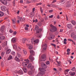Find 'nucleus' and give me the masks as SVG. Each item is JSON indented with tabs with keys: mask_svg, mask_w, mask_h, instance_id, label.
I'll return each mask as SVG.
<instances>
[{
	"mask_svg": "<svg viewBox=\"0 0 76 76\" xmlns=\"http://www.w3.org/2000/svg\"><path fill=\"white\" fill-rule=\"evenodd\" d=\"M50 26L51 28H52L50 29V31L51 32H56V31H57V28L53 26L52 24L50 25Z\"/></svg>",
	"mask_w": 76,
	"mask_h": 76,
	"instance_id": "obj_1",
	"label": "nucleus"
},
{
	"mask_svg": "<svg viewBox=\"0 0 76 76\" xmlns=\"http://www.w3.org/2000/svg\"><path fill=\"white\" fill-rule=\"evenodd\" d=\"M44 47L43 49V51H45L47 50V44H45L44 45H42V47Z\"/></svg>",
	"mask_w": 76,
	"mask_h": 76,
	"instance_id": "obj_2",
	"label": "nucleus"
},
{
	"mask_svg": "<svg viewBox=\"0 0 76 76\" xmlns=\"http://www.w3.org/2000/svg\"><path fill=\"white\" fill-rule=\"evenodd\" d=\"M31 42L32 44H34V42L35 44H38L39 42V40L38 39H37L34 40V39H31Z\"/></svg>",
	"mask_w": 76,
	"mask_h": 76,
	"instance_id": "obj_3",
	"label": "nucleus"
},
{
	"mask_svg": "<svg viewBox=\"0 0 76 76\" xmlns=\"http://www.w3.org/2000/svg\"><path fill=\"white\" fill-rule=\"evenodd\" d=\"M54 37H55V35H54L51 34L50 35L49 37L48 38L49 39L51 40V39H53V38H54Z\"/></svg>",
	"mask_w": 76,
	"mask_h": 76,
	"instance_id": "obj_4",
	"label": "nucleus"
},
{
	"mask_svg": "<svg viewBox=\"0 0 76 76\" xmlns=\"http://www.w3.org/2000/svg\"><path fill=\"white\" fill-rule=\"evenodd\" d=\"M0 1L4 4H7V1L5 0H0Z\"/></svg>",
	"mask_w": 76,
	"mask_h": 76,
	"instance_id": "obj_5",
	"label": "nucleus"
},
{
	"mask_svg": "<svg viewBox=\"0 0 76 76\" xmlns=\"http://www.w3.org/2000/svg\"><path fill=\"white\" fill-rule=\"evenodd\" d=\"M27 46L28 47V49L29 50H31L32 49L33 47H32V45H29L28 44H26Z\"/></svg>",
	"mask_w": 76,
	"mask_h": 76,
	"instance_id": "obj_6",
	"label": "nucleus"
},
{
	"mask_svg": "<svg viewBox=\"0 0 76 76\" xmlns=\"http://www.w3.org/2000/svg\"><path fill=\"white\" fill-rule=\"evenodd\" d=\"M29 59L31 61H32L34 60V58L32 57V56L31 55L29 56Z\"/></svg>",
	"mask_w": 76,
	"mask_h": 76,
	"instance_id": "obj_7",
	"label": "nucleus"
},
{
	"mask_svg": "<svg viewBox=\"0 0 76 76\" xmlns=\"http://www.w3.org/2000/svg\"><path fill=\"white\" fill-rule=\"evenodd\" d=\"M16 38L13 37L11 39V42L12 43H15L16 42Z\"/></svg>",
	"mask_w": 76,
	"mask_h": 76,
	"instance_id": "obj_8",
	"label": "nucleus"
},
{
	"mask_svg": "<svg viewBox=\"0 0 76 76\" xmlns=\"http://www.w3.org/2000/svg\"><path fill=\"white\" fill-rule=\"evenodd\" d=\"M5 39V37L4 36H0V40L1 41H3Z\"/></svg>",
	"mask_w": 76,
	"mask_h": 76,
	"instance_id": "obj_9",
	"label": "nucleus"
},
{
	"mask_svg": "<svg viewBox=\"0 0 76 76\" xmlns=\"http://www.w3.org/2000/svg\"><path fill=\"white\" fill-rule=\"evenodd\" d=\"M67 26L69 29L72 28L73 26L71 24H69L67 25Z\"/></svg>",
	"mask_w": 76,
	"mask_h": 76,
	"instance_id": "obj_10",
	"label": "nucleus"
},
{
	"mask_svg": "<svg viewBox=\"0 0 76 76\" xmlns=\"http://www.w3.org/2000/svg\"><path fill=\"white\" fill-rule=\"evenodd\" d=\"M1 9L2 11H6V7H5L2 6L1 7Z\"/></svg>",
	"mask_w": 76,
	"mask_h": 76,
	"instance_id": "obj_11",
	"label": "nucleus"
},
{
	"mask_svg": "<svg viewBox=\"0 0 76 76\" xmlns=\"http://www.w3.org/2000/svg\"><path fill=\"white\" fill-rule=\"evenodd\" d=\"M5 28V26H2L1 27V32H3L4 30V28Z\"/></svg>",
	"mask_w": 76,
	"mask_h": 76,
	"instance_id": "obj_12",
	"label": "nucleus"
},
{
	"mask_svg": "<svg viewBox=\"0 0 76 76\" xmlns=\"http://www.w3.org/2000/svg\"><path fill=\"white\" fill-rule=\"evenodd\" d=\"M11 52V50L10 49H8L6 51V54L8 55Z\"/></svg>",
	"mask_w": 76,
	"mask_h": 76,
	"instance_id": "obj_13",
	"label": "nucleus"
},
{
	"mask_svg": "<svg viewBox=\"0 0 76 76\" xmlns=\"http://www.w3.org/2000/svg\"><path fill=\"white\" fill-rule=\"evenodd\" d=\"M15 60L16 61H18V62H20V60L17 56H16L15 58Z\"/></svg>",
	"mask_w": 76,
	"mask_h": 76,
	"instance_id": "obj_14",
	"label": "nucleus"
},
{
	"mask_svg": "<svg viewBox=\"0 0 76 76\" xmlns=\"http://www.w3.org/2000/svg\"><path fill=\"white\" fill-rule=\"evenodd\" d=\"M18 73L20 75H23V72L22 70H20L18 72Z\"/></svg>",
	"mask_w": 76,
	"mask_h": 76,
	"instance_id": "obj_15",
	"label": "nucleus"
},
{
	"mask_svg": "<svg viewBox=\"0 0 76 76\" xmlns=\"http://www.w3.org/2000/svg\"><path fill=\"white\" fill-rule=\"evenodd\" d=\"M30 53L31 54L30 55L31 56H33V55H34L35 54V52L34 51L32 50H31L30 51Z\"/></svg>",
	"mask_w": 76,
	"mask_h": 76,
	"instance_id": "obj_16",
	"label": "nucleus"
},
{
	"mask_svg": "<svg viewBox=\"0 0 76 76\" xmlns=\"http://www.w3.org/2000/svg\"><path fill=\"white\" fill-rule=\"evenodd\" d=\"M29 25L27 24L26 25V26L25 27V30H26V31H28V28H29Z\"/></svg>",
	"mask_w": 76,
	"mask_h": 76,
	"instance_id": "obj_17",
	"label": "nucleus"
},
{
	"mask_svg": "<svg viewBox=\"0 0 76 76\" xmlns=\"http://www.w3.org/2000/svg\"><path fill=\"white\" fill-rule=\"evenodd\" d=\"M22 64L23 66L24 67H27V64L25 62H23Z\"/></svg>",
	"mask_w": 76,
	"mask_h": 76,
	"instance_id": "obj_18",
	"label": "nucleus"
},
{
	"mask_svg": "<svg viewBox=\"0 0 76 76\" xmlns=\"http://www.w3.org/2000/svg\"><path fill=\"white\" fill-rule=\"evenodd\" d=\"M69 74L70 75H71V76H74L75 75V72H69Z\"/></svg>",
	"mask_w": 76,
	"mask_h": 76,
	"instance_id": "obj_19",
	"label": "nucleus"
},
{
	"mask_svg": "<svg viewBox=\"0 0 76 76\" xmlns=\"http://www.w3.org/2000/svg\"><path fill=\"white\" fill-rule=\"evenodd\" d=\"M41 72H42V75H44V74H45V72L46 71V70L45 69H42L40 70Z\"/></svg>",
	"mask_w": 76,
	"mask_h": 76,
	"instance_id": "obj_20",
	"label": "nucleus"
},
{
	"mask_svg": "<svg viewBox=\"0 0 76 76\" xmlns=\"http://www.w3.org/2000/svg\"><path fill=\"white\" fill-rule=\"evenodd\" d=\"M38 28H39V27L37 25H36L35 26V29L36 31V32H37V31L38 30Z\"/></svg>",
	"mask_w": 76,
	"mask_h": 76,
	"instance_id": "obj_21",
	"label": "nucleus"
},
{
	"mask_svg": "<svg viewBox=\"0 0 76 76\" xmlns=\"http://www.w3.org/2000/svg\"><path fill=\"white\" fill-rule=\"evenodd\" d=\"M12 58H13L12 56H10L8 58V60H12Z\"/></svg>",
	"mask_w": 76,
	"mask_h": 76,
	"instance_id": "obj_22",
	"label": "nucleus"
},
{
	"mask_svg": "<svg viewBox=\"0 0 76 76\" xmlns=\"http://www.w3.org/2000/svg\"><path fill=\"white\" fill-rule=\"evenodd\" d=\"M4 15V13L0 11V17H2Z\"/></svg>",
	"mask_w": 76,
	"mask_h": 76,
	"instance_id": "obj_23",
	"label": "nucleus"
},
{
	"mask_svg": "<svg viewBox=\"0 0 76 76\" xmlns=\"http://www.w3.org/2000/svg\"><path fill=\"white\" fill-rule=\"evenodd\" d=\"M46 58V57H45V55H43L42 56V59H45V60Z\"/></svg>",
	"mask_w": 76,
	"mask_h": 76,
	"instance_id": "obj_24",
	"label": "nucleus"
},
{
	"mask_svg": "<svg viewBox=\"0 0 76 76\" xmlns=\"http://www.w3.org/2000/svg\"><path fill=\"white\" fill-rule=\"evenodd\" d=\"M17 19L20 20V21H21V22H22V17L18 16Z\"/></svg>",
	"mask_w": 76,
	"mask_h": 76,
	"instance_id": "obj_25",
	"label": "nucleus"
},
{
	"mask_svg": "<svg viewBox=\"0 0 76 76\" xmlns=\"http://www.w3.org/2000/svg\"><path fill=\"white\" fill-rule=\"evenodd\" d=\"M23 70L25 73H26L27 72V69L25 68H23Z\"/></svg>",
	"mask_w": 76,
	"mask_h": 76,
	"instance_id": "obj_26",
	"label": "nucleus"
},
{
	"mask_svg": "<svg viewBox=\"0 0 76 76\" xmlns=\"http://www.w3.org/2000/svg\"><path fill=\"white\" fill-rule=\"evenodd\" d=\"M71 23L74 25H76V22H75V21L74 20H72L71 21Z\"/></svg>",
	"mask_w": 76,
	"mask_h": 76,
	"instance_id": "obj_27",
	"label": "nucleus"
},
{
	"mask_svg": "<svg viewBox=\"0 0 76 76\" xmlns=\"http://www.w3.org/2000/svg\"><path fill=\"white\" fill-rule=\"evenodd\" d=\"M23 53L24 54H25V55H26V54H27V52H26V50L25 49H23Z\"/></svg>",
	"mask_w": 76,
	"mask_h": 76,
	"instance_id": "obj_28",
	"label": "nucleus"
},
{
	"mask_svg": "<svg viewBox=\"0 0 76 76\" xmlns=\"http://www.w3.org/2000/svg\"><path fill=\"white\" fill-rule=\"evenodd\" d=\"M13 23H15L16 21V19H14L12 20Z\"/></svg>",
	"mask_w": 76,
	"mask_h": 76,
	"instance_id": "obj_29",
	"label": "nucleus"
},
{
	"mask_svg": "<svg viewBox=\"0 0 76 76\" xmlns=\"http://www.w3.org/2000/svg\"><path fill=\"white\" fill-rule=\"evenodd\" d=\"M41 31H42V29L41 28L38 29V31H37L36 33H39V32H41Z\"/></svg>",
	"mask_w": 76,
	"mask_h": 76,
	"instance_id": "obj_30",
	"label": "nucleus"
},
{
	"mask_svg": "<svg viewBox=\"0 0 76 76\" xmlns=\"http://www.w3.org/2000/svg\"><path fill=\"white\" fill-rule=\"evenodd\" d=\"M75 35V33H72L71 34V37L72 38H73Z\"/></svg>",
	"mask_w": 76,
	"mask_h": 76,
	"instance_id": "obj_31",
	"label": "nucleus"
},
{
	"mask_svg": "<svg viewBox=\"0 0 76 76\" xmlns=\"http://www.w3.org/2000/svg\"><path fill=\"white\" fill-rule=\"evenodd\" d=\"M17 54L18 57L19 58H20V57H21V55H20V54H19V53H17Z\"/></svg>",
	"mask_w": 76,
	"mask_h": 76,
	"instance_id": "obj_32",
	"label": "nucleus"
},
{
	"mask_svg": "<svg viewBox=\"0 0 76 76\" xmlns=\"http://www.w3.org/2000/svg\"><path fill=\"white\" fill-rule=\"evenodd\" d=\"M26 38H25L23 39H22V42L23 43H25V41H26Z\"/></svg>",
	"mask_w": 76,
	"mask_h": 76,
	"instance_id": "obj_33",
	"label": "nucleus"
},
{
	"mask_svg": "<svg viewBox=\"0 0 76 76\" xmlns=\"http://www.w3.org/2000/svg\"><path fill=\"white\" fill-rule=\"evenodd\" d=\"M13 47L14 49V48L15 49H16L17 48V45H13Z\"/></svg>",
	"mask_w": 76,
	"mask_h": 76,
	"instance_id": "obj_34",
	"label": "nucleus"
},
{
	"mask_svg": "<svg viewBox=\"0 0 76 76\" xmlns=\"http://www.w3.org/2000/svg\"><path fill=\"white\" fill-rule=\"evenodd\" d=\"M25 61H26V63L28 64L29 63V60H28V59H25Z\"/></svg>",
	"mask_w": 76,
	"mask_h": 76,
	"instance_id": "obj_35",
	"label": "nucleus"
},
{
	"mask_svg": "<svg viewBox=\"0 0 76 76\" xmlns=\"http://www.w3.org/2000/svg\"><path fill=\"white\" fill-rule=\"evenodd\" d=\"M31 66H32L31 65V64H28V66H27L28 68H30Z\"/></svg>",
	"mask_w": 76,
	"mask_h": 76,
	"instance_id": "obj_36",
	"label": "nucleus"
},
{
	"mask_svg": "<svg viewBox=\"0 0 76 76\" xmlns=\"http://www.w3.org/2000/svg\"><path fill=\"white\" fill-rule=\"evenodd\" d=\"M43 66L44 67L45 69H47V65L45 64H44Z\"/></svg>",
	"mask_w": 76,
	"mask_h": 76,
	"instance_id": "obj_37",
	"label": "nucleus"
},
{
	"mask_svg": "<svg viewBox=\"0 0 76 76\" xmlns=\"http://www.w3.org/2000/svg\"><path fill=\"white\" fill-rule=\"evenodd\" d=\"M11 54L12 55H15V52L12 51L11 52Z\"/></svg>",
	"mask_w": 76,
	"mask_h": 76,
	"instance_id": "obj_38",
	"label": "nucleus"
},
{
	"mask_svg": "<svg viewBox=\"0 0 76 76\" xmlns=\"http://www.w3.org/2000/svg\"><path fill=\"white\" fill-rule=\"evenodd\" d=\"M5 53H4V52H2L1 53V56H2V57H3V56H4V54Z\"/></svg>",
	"mask_w": 76,
	"mask_h": 76,
	"instance_id": "obj_39",
	"label": "nucleus"
},
{
	"mask_svg": "<svg viewBox=\"0 0 76 76\" xmlns=\"http://www.w3.org/2000/svg\"><path fill=\"white\" fill-rule=\"evenodd\" d=\"M53 10H50L49 11V13H52V12H53Z\"/></svg>",
	"mask_w": 76,
	"mask_h": 76,
	"instance_id": "obj_40",
	"label": "nucleus"
},
{
	"mask_svg": "<svg viewBox=\"0 0 76 76\" xmlns=\"http://www.w3.org/2000/svg\"><path fill=\"white\" fill-rule=\"evenodd\" d=\"M34 67L33 66L31 65V66L30 68V69H34Z\"/></svg>",
	"mask_w": 76,
	"mask_h": 76,
	"instance_id": "obj_41",
	"label": "nucleus"
},
{
	"mask_svg": "<svg viewBox=\"0 0 76 76\" xmlns=\"http://www.w3.org/2000/svg\"><path fill=\"white\" fill-rule=\"evenodd\" d=\"M2 46L3 47H5V46H6L4 44V43H3L2 44Z\"/></svg>",
	"mask_w": 76,
	"mask_h": 76,
	"instance_id": "obj_42",
	"label": "nucleus"
},
{
	"mask_svg": "<svg viewBox=\"0 0 76 76\" xmlns=\"http://www.w3.org/2000/svg\"><path fill=\"white\" fill-rule=\"evenodd\" d=\"M34 72H32V71H31L30 72H29L28 73H30V75H31V74H32V73H34Z\"/></svg>",
	"mask_w": 76,
	"mask_h": 76,
	"instance_id": "obj_43",
	"label": "nucleus"
},
{
	"mask_svg": "<svg viewBox=\"0 0 76 76\" xmlns=\"http://www.w3.org/2000/svg\"><path fill=\"white\" fill-rule=\"evenodd\" d=\"M30 3L31 2H29V1L28 0H27L26 1V3L27 4H29V3Z\"/></svg>",
	"mask_w": 76,
	"mask_h": 76,
	"instance_id": "obj_44",
	"label": "nucleus"
},
{
	"mask_svg": "<svg viewBox=\"0 0 76 76\" xmlns=\"http://www.w3.org/2000/svg\"><path fill=\"white\" fill-rule=\"evenodd\" d=\"M9 32H10V33H12V32H13V31L12 30L10 29V30Z\"/></svg>",
	"mask_w": 76,
	"mask_h": 76,
	"instance_id": "obj_45",
	"label": "nucleus"
},
{
	"mask_svg": "<svg viewBox=\"0 0 76 76\" xmlns=\"http://www.w3.org/2000/svg\"><path fill=\"white\" fill-rule=\"evenodd\" d=\"M50 64V61H47L46 64H47V65H48V64Z\"/></svg>",
	"mask_w": 76,
	"mask_h": 76,
	"instance_id": "obj_46",
	"label": "nucleus"
},
{
	"mask_svg": "<svg viewBox=\"0 0 76 76\" xmlns=\"http://www.w3.org/2000/svg\"><path fill=\"white\" fill-rule=\"evenodd\" d=\"M66 51L67 52H70V49L69 48H68L67 49Z\"/></svg>",
	"mask_w": 76,
	"mask_h": 76,
	"instance_id": "obj_47",
	"label": "nucleus"
},
{
	"mask_svg": "<svg viewBox=\"0 0 76 76\" xmlns=\"http://www.w3.org/2000/svg\"><path fill=\"white\" fill-rule=\"evenodd\" d=\"M4 44H5V46L7 45V41H5L4 42Z\"/></svg>",
	"mask_w": 76,
	"mask_h": 76,
	"instance_id": "obj_48",
	"label": "nucleus"
},
{
	"mask_svg": "<svg viewBox=\"0 0 76 76\" xmlns=\"http://www.w3.org/2000/svg\"><path fill=\"white\" fill-rule=\"evenodd\" d=\"M56 61L57 62V63L58 64H61V62L58 61L57 60H56Z\"/></svg>",
	"mask_w": 76,
	"mask_h": 76,
	"instance_id": "obj_49",
	"label": "nucleus"
},
{
	"mask_svg": "<svg viewBox=\"0 0 76 76\" xmlns=\"http://www.w3.org/2000/svg\"><path fill=\"white\" fill-rule=\"evenodd\" d=\"M13 27L14 29H15V28H16V26H15V25H13Z\"/></svg>",
	"mask_w": 76,
	"mask_h": 76,
	"instance_id": "obj_50",
	"label": "nucleus"
},
{
	"mask_svg": "<svg viewBox=\"0 0 76 76\" xmlns=\"http://www.w3.org/2000/svg\"><path fill=\"white\" fill-rule=\"evenodd\" d=\"M38 25L39 26H41V23H38Z\"/></svg>",
	"mask_w": 76,
	"mask_h": 76,
	"instance_id": "obj_51",
	"label": "nucleus"
},
{
	"mask_svg": "<svg viewBox=\"0 0 76 76\" xmlns=\"http://www.w3.org/2000/svg\"><path fill=\"white\" fill-rule=\"evenodd\" d=\"M65 71L66 72H67V73H68L69 71V69H66L65 70Z\"/></svg>",
	"mask_w": 76,
	"mask_h": 76,
	"instance_id": "obj_52",
	"label": "nucleus"
},
{
	"mask_svg": "<svg viewBox=\"0 0 76 76\" xmlns=\"http://www.w3.org/2000/svg\"><path fill=\"white\" fill-rule=\"evenodd\" d=\"M25 18H23L22 19V22H23L25 21Z\"/></svg>",
	"mask_w": 76,
	"mask_h": 76,
	"instance_id": "obj_53",
	"label": "nucleus"
},
{
	"mask_svg": "<svg viewBox=\"0 0 76 76\" xmlns=\"http://www.w3.org/2000/svg\"><path fill=\"white\" fill-rule=\"evenodd\" d=\"M73 38H74V39H76V35H75L74 36V37H73Z\"/></svg>",
	"mask_w": 76,
	"mask_h": 76,
	"instance_id": "obj_54",
	"label": "nucleus"
},
{
	"mask_svg": "<svg viewBox=\"0 0 76 76\" xmlns=\"http://www.w3.org/2000/svg\"><path fill=\"white\" fill-rule=\"evenodd\" d=\"M75 69H76V68L75 67H73V68L72 70L73 71H75Z\"/></svg>",
	"mask_w": 76,
	"mask_h": 76,
	"instance_id": "obj_55",
	"label": "nucleus"
},
{
	"mask_svg": "<svg viewBox=\"0 0 76 76\" xmlns=\"http://www.w3.org/2000/svg\"><path fill=\"white\" fill-rule=\"evenodd\" d=\"M53 15H52L50 16H49V17L50 18H53Z\"/></svg>",
	"mask_w": 76,
	"mask_h": 76,
	"instance_id": "obj_56",
	"label": "nucleus"
},
{
	"mask_svg": "<svg viewBox=\"0 0 76 76\" xmlns=\"http://www.w3.org/2000/svg\"><path fill=\"white\" fill-rule=\"evenodd\" d=\"M16 31H14L13 33V35H16Z\"/></svg>",
	"mask_w": 76,
	"mask_h": 76,
	"instance_id": "obj_57",
	"label": "nucleus"
},
{
	"mask_svg": "<svg viewBox=\"0 0 76 76\" xmlns=\"http://www.w3.org/2000/svg\"><path fill=\"white\" fill-rule=\"evenodd\" d=\"M59 34V32L58 31H57L56 32V34L57 35H58Z\"/></svg>",
	"mask_w": 76,
	"mask_h": 76,
	"instance_id": "obj_58",
	"label": "nucleus"
},
{
	"mask_svg": "<svg viewBox=\"0 0 76 76\" xmlns=\"http://www.w3.org/2000/svg\"><path fill=\"white\" fill-rule=\"evenodd\" d=\"M16 0L17 1L18 0H14L13 2V4H15V1H16Z\"/></svg>",
	"mask_w": 76,
	"mask_h": 76,
	"instance_id": "obj_59",
	"label": "nucleus"
},
{
	"mask_svg": "<svg viewBox=\"0 0 76 76\" xmlns=\"http://www.w3.org/2000/svg\"><path fill=\"white\" fill-rule=\"evenodd\" d=\"M52 45H53V46H54V47H56V45L53 44H51Z\"/></svg>",
	"mask_w": 76,
	"mask_h": 76,
	"instance_id": "obj_60",
	"label": "nucleus"
},
{
	"mask_svg": "<svg viewBox=\"0 0 76 76\" xmlns=\"http://www.w3.org/2000/svg\"><path fill=\"white\" fill-rule=\"evenodd\" d=\"M64 42H66L67 41V39H64Z\"/></svg>",
	"mask_w": 76,
	"mask_h": 76,
	"instance_id": "obj_61",
	"label": "nucleus"
},
{
	"mask_svg": "<svg viewBox=\"0 0 76 76\" xmlns=\"http://www.w3.org/2000/svg\"><path fill=\"white\" fill-rule=\"evenodd\" d=\"M5 19H7V20H8V22L9 21V20L8 19H7V18L6 17V18H5Z\"/></svg>",
	"mask_w": 76,
	"mask_h": 76,
	"instance_id": "obj_62",
	"label": "nucleus"
},
{
	"mask_svg": "<svg viewBox=\"0 0 76 76\" xmlns=\"http://www.w3.org/2000/svg\"><path fill=\"white\" fill-rule=\"evenodd\" d=\"M56 0H54V1H53L52 3H56Z\"/></svg>",
	"mask_w": 76,
	"mask_h": 76,
	"instance_id": "obj_63",
	"label": "nucleus"
},
{
	"mask_svg": "<svg viewBox=\"0 0 76 76\" xmlns=\"http://www.w3.org/2000/svg\"><path fill=\"white\" fill-rule=\"evenodd\" d=\"M20 3H23V0H20Z\"/></svg>",
	"mask_w": 76,
	"mask_h": 76,
	"instance_id": "obj_64",
	"label": "nucleus"
}]
</instances>
